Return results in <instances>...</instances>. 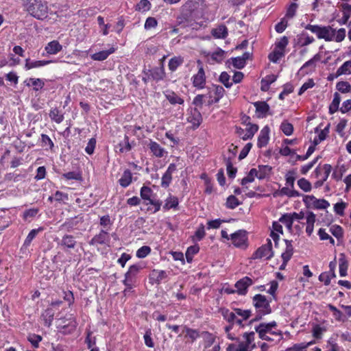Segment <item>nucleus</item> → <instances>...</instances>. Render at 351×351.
Returning a JSON list of instances; mask_svg holds the SVG:
<instances>
[{"label":"nucleus","instance_id":"23","mask_svg":"<svg viewBox=\"0 0 351 351\" xmlns=\"http://www.w3.org/2000/svg\"><path fill=\"white\" fill-rule=\"evenodd\" d=\"M315 215L312 212H308L306 216V232L308 236H311L313 232L314 223L315 222Z\"/></svg>","mask_w":351,"mask_h":351},{"label":"nucleus","instance_id":"60","mask_svg":"<svg viewBox=\"0 0 351 351\" xmlns=\"http://www.w3.org/2000/svg\"><path fill=\"white\" fill-rule=\"evenodd\" d=\"M328 308L330 311L332 312V315L337 320H343V313L339 310H338L335 306L332 304H328Z\"/></svg>","mask_w":351,"mask_h":351},{"label":"nucleus","instance_id":"46","mask_svg":"<svg viewBox=\"0 0 351 351\" xmlns=\"http://www.w3.org/2000/svg\"><path fill=\"white\" fill-rule=\"evenodd\" d=\"M199 250V247L198 245H192L187 248L185 255L189 263L192 261L193 256L196 254Z\"/></svg>","mask_w":351,"mask_h":351},{"label":"nucleus","instance_id":"37","mask_svg":"<svg viewBox=\"0 0 351 351\" xmlns=\"http://www.w3.org/2000/svg\"><path fill=\"white\" fill-rule=\"evenodd\" d=\"M182 332L183 333H185V337H189L191 341H194L199 337L198 330L190 328L187 326L184 327Z\"/></svg>","mask_w":351,"mask_h":351},{"label":"nucleus","instance_id":"58","mask_svg":"<svg viewBox=\"0 0 351 351\" xmlns=\"http://www.w3.org/2000/svg\"><path fill=\"white\" fill-rule=\"evenodd\" d=\"M346 206V203L343 202H338L334 205V210L338 215L343 216L344 215V210Z\"/></svg>","mask_w":351,"mask_h":351},{"label":"nucleus","instance_id":"1","mask_svg":"<svg viewBox=\"0 0 351 351\" xmlns=\"http://www.w3.org/2000/svg\"><path fill=\"white\" fill-rule=\"evenodd\" d=\"M25 5L27 11L37 19L43 20L47 16L48 6L42 0H27Z\"/></svg>","mask_w":351,"mask_h":351},{"label":"nucleus","instance_id":"21","mask_svg":"<svg viewBox=\"0 0 351 351\" xmlns=\"http://www.w3.org/2000/svg\"><path fill=\"white\" fill-rule=\"evenodd\" d=\"M115 51L114 47H111L108 50L101 51L91 55V59L96 61H103Z\"/></svg>","mask_w":351,"mask_h":351},{"label":"nucleus","instance_id":"10","mask_svg":"<svg viewBox=\"0 0 351 351\" xmlns=\"http://www.w3.org/2000/svg\"><path fill=\"white\" fill-rule=\"evenodd\" d=\"M230 240L232 241V243L237 247L246 246L247 238L245 231L239 230L231 234Z\"/></svg>","mask_w":351,"mask_h":351},{"label":"nucleus","instance_id":"5","mask_svg":"<svg viewBox=\"0 0 351 351\" xmlns=\"http://www.w3.org/2000/svg\"><path fill=\"white\" fill-rule=\"evenodd\" d=\"M303 202L308 208L315 209H326L330 204L324 199H317L313 195H305L303 197Z\"/></svg>","mask_w":351,"mask_h":351},{"label":"nucleus","instance_id":"42","mask_svg":"<svg viewBox=\"0 0 351 351\" xmlns=\"http://www.w3.org/2000/svg\"><path fill=\"white\" fill-rule=\"evenodd\" d=\"M296 178L297 172L295 170L288 171L285 175L286 184L291 188H293Z\"/></svg>","mask_w":351,"mask_h":351},{"label":"nucleus","instance_id":"56","mask_svg":"<svg viewBox=\"0 0 351 351\" xmlns=\"http://www.w3.org/2000/svg\"><path fill=\"white\" fill-rule=\"evenodd\" d=\"M151 252V248L149 246L144 245L136 251V256L139 258L146 257Z\"/></svg>","mask_w":351,"mask_h":351},{"label":"nucleus","instance_id":"12","mask_svg":"<svg viewBox=\"0 0 351 351\" xmlns=\"http://www.w3.org/2000/svg\"><path fill=\"white\" fill-rule=\"evenodd\" d=\"M332 167L330 165L325 164L323 166L319 165L315 170V174L317 178L322 181V184L328 178L331 172Z\"/></svg>","mask_w":351,"mask_h":351},{"label":"nucleus","instance_id":"9","mask_svg":"<svg viewBox=\"0 0 351 351\" xmlns=\"http://www.w3.org/2000/svg\"><path fill=\"white\" fill-rule=\"evenodd\" d=\"M198 65V71L196 74L193 75L191 77L193 86L197 89H202L206 85V75L202 62L198 60L197 62Z\"/></svg>","mask_w":351,"mask_h":351},{"label":"nucleus","instance_id":"50","mask_svg":"<svg viewBox=\"0 0 351 351\" xmlns=\"http://www.w3.org/2000/svg\"><path fill=\"white\" fill-rule=\"evenodd\" d=\"M240 204L239 199L234 195H230L227 198L226 206L228 208L234 209Z\"/></svg>","mask_w":351,"mask_h":351},{"label":"nucleus","instance_id":"49","mask_svg":"<svg viewBox=\"0 0 351 351\" xmlns=\"http://www.w3.org/2000/svg\"><path fill=\"white\" fill-rule=\"evenodd\" d=\"M299 187L305 192H308L311 190V182L305 178H301L298 181Z\"/></svg>","mask_w":351,"mask_h":351},{"label":"nucleus","instance_id":"24","mask_svg":"<svg viewBox=\"0 0 351 351\" xmlns=\"http://www.w3.org/2000/svg\"><path fill=\"white\" fill-rule=\"evenodd\" d=\"M258 117H263L269 109V105L265 101H256L254 103Z\"/></svg>","mask_w":351,"mask_h":351},{"label":"nucleus","instance_id":"38","mask_svg":"<svg viewBox=\"0 0 351 351\" xmlns=\"http://www.w3.org/2000/svg\"><path fill=\"white\" fill-rule=\"evenodd\" d=\"M49 117L57 123H60L64 120V115L57 108H53L50 110Z\"/></svg>","mask_w":351,"mask_h":351},{"label":"nucleus","instance_id":"25","mask_svg":"<svg viewBox=\"0 0 351 351\" xmlns=\"http://www.w3.org/2000/svg\"><path fill=\"white\" fill-rule=\"evenodd\" d=\"M286 243V250L282 254V258L284 261L285 263H287L290 258H291L293 252V247L291 244V241L285 240Z\"/></svg>","mask_w":351,"mask_h":351},{"label":"nucleus","instance_id":"53","mask_svg":"<svg viewBox=\"0 0 351 351\" xmlns=\"http://www.w3.org/2000/svg\"><path fill=\"white\" fill-rule=\"evenodd\" d=\"M119 152L121 153L128 152L131 150L132 147L128 136H125L123 142L119 143Z\"/></svg>","mask_w":351,"mask_h":351},{"label":"nucleus","instance_id":"35","mask_svg":"<svg viewBox=\"0 0 351 351\" xmlns=\"http://www.w3.org/2000/svg\"><path fill=\"white\" fill-rule=\"evenodd\" d=\"M337 76L351 74V60L346 61L337 71Z\"/></svg>","mask_w":351,"mask_h":351},{"label":"nucleus","instance_id":"7","mask_svg":"<svg viewBox=\"0 0 351 351\" xmlns=\"http://www.w3.org/2000/svg\"><path fill=\"white\" fill-rule=\"evenodd\" d=\"M274 256L272 250V243L271 240L268 239L267 243L258 247L253 254L252 258L254 259L265 258L270 259Z\"/></svg>","mask_w":351,"mask_h":351},{"label":"nucleus","instance_id":"34","mask_svg":"<svg viewBox=\"0 0 351 351\" xmlns=\"http://www.w3.org/2000/svg\"><path fill=\"white\" fill-rule=\"evenodd\" d=\"M108 239V232L104 230H101L100 233L95 236L90 241V244H103Z\"/></svg>","mask_w":351,"mask_h":351},{"label":"nucleus","instance_id":"63","mask_svg":"<svg viewBox=\"0 0 351 351\" xmlns=\"http://www.w3.org/2000/svg\"><path fill=\"white\" fill-rule=\"evenodd\" d=\"M280 129L282 130L283 133L287 136L291 135L293 131V127L292 124L287 122L282 123L280 125Z\"/></svg>","mask_w":351,"mask_h":351},{"label":"nucleus","instance_id":"47","mask_svg":"<svg viewBox=\"0 0 351 351\" xmlns=\"http://www.w3.org/2000/svg\"><path fill=\"white\" fill-rule=\"evenodd\" d=\"M289 230H291L293 221L290 214L283 215L279 219Z\"/></svg>","mask_w":351,"mask_h":351},{"label":"nucleus","instance_id":"33","mask_svg":"<svg viewBox=\"0 0 351 351\" xmlns=\"http://www.w3.org/2000/svg\"><path fill=\"white\" fill-rule=\"evenodd\" d=\"M346 29L344 28H340L338 30L333 29V32L332 33V41H335L337 43H340L343 41L346 37Z\"/></svg>","mask_w":351,"mask_h":351},{"label":"nucleus","instance_id":"41","mask_svg":"<svg viewBox=\"0 0 351 351\" xmlns=\"http://www.w3.org/2000/svg\"><path fill=\"white\" fill-rule=\"evenodd\" d=\"M315 39L312 36H309L305 34H302L298 39V45L300 47H304L313 43Z\"/></svg>","mask_w":351,"mask_h":351},{"label":"nucleus","instance_id":"43","mask_svg":"<svg viewBox=\"0 0 351 351\" xmlns=\"http://www.w3.org/2000/svg\"><path fill=\"white\" fill-rule=\"evenodd\" d=\"M178 205V199L176 197L170 196L168 197L165 204L163 206V208L165 210H169L171 208H176Z\"/></svg>","mask_w":351,"mask_h":351},{"label":"nucleus","instance_id":"18","mask_svg":"<svg viewBox=\"0 0 351 351\" xmlns=\"http://www.w3.org/2000/svg\"><path fill=\"white\" fill-rule=\"evenodd\" d=\"M62 49V46L57 40H52L47 43L45 47L47 53L49 55L57 54Z\"/></svg>","mask_w":351,"mask_h":351},{"label":"nucleus","instance_id":"28","mask_svg":"<svg viewBox=\"0 0 351 351\" xmlns=\"http://www.w3.org/2000/svg\"><path fill=\"white\" fill-rule=\"evenodd\" d=\"M27 86H33L34 90L42 89L45 85L43 80L40 78H29L25 81Z\"/></svg>","mask_w":351,"mask_h":351},{"label":"nucleus","instance_id":"27","mask_svg":"<svg viewBox=\"0 0 351 351\" xmlns=\"http://www.w3.org/2000/svg\"><path fill=\"white\" fill-rule=\"evenodd\" d=\"M258 126L256 124L248 123L246 125L245 133L242 136L243 140L252 138L258 131Z\"/></svg>","mask_w":351,"mask_h":351},{"label":"nucleus","instance_id":"3","mask_svg":"<svg viewBox=\"0 0 351 351\" xmlns=\"http://www.w3.org/2000/svg\"><path fill=\"white\" fill-rule=\"evenodd\" d=\"M253 304L258 313L253 321L261 319L262 316L271 313V308L269 302L266 296L261 294H256L253 298Z\"/></svg>","mask_w":351,"mask_h":351},{"label":"nucleus","instance_id":"4","mask_svg":"<svg viewBox=\"0 0 351 351\" xmlns=\"http://www.w3.org/2000/svg\"><path fill=\"white\" fill-rule=\"evenodd\" d=\"M306 29L315 34L319 39L332 41L333 28L330 26L322 27L315 25H307Z\"/></svg>","mask_w":351,"mask_h":351},{"label":"nucleus","instance_id":"8","mask_svg":"<svg viewBox=\"0 0 351 351\" xmlns=\"http://www.w3.org/2000/svg\"><path fill=\"white\" fill-rule=\"evenodd\" d=\"M143 267L140 265H132L125 274L123 282L129 289H132L135 285V278Z\"/></svg>","mask_w":351,"mask_h":351},{"label":"nucleus","instance_id":"19","mask_svg":"<svg viewBox=\"0 0 351 351\" xmlns=\"http://www.w3.org/2000/svg\"><path fill=\"white\" fill-rule=\"evenodd\" d=\"M149 147L156 157L162 158L167 154L165 149L156 142L150 141Z\"/></svg>","mask_w":351,"mask_h":351},{"label":"nucleus","instance_id":"13","mask_svg":"<svg viewBox=\"0 0 351 351\" xmlns=\"http://www.w3.org/2000/svg\"><path fill=\"white\" fill-rule=\"evenodd\" d=\"M176 171V165L170 164L162 177L161 186L167 188L169 186L172 180V174Z\"/></svg>","mask_w":351,"mask_h":351},{"label":"nucleus","instance_id":"20","mask_svg":"<svg viewBox=\"0 0 351 351\" xmlns=\"http://www.w3.org/2000/svg\"><path fill=\"white\" fill-rule=\"evenodd\" d=\"M211 34L215 38H225L228 36V28L224 25H220L211 30Z\"/></svg>","mask_w":351,"mask_h":351},{"label":"nucleus","instance_id":"14","mask_svg":"<svg viewBox=\"0 0 351 351\" xmlns=\"http://www.w3.org/2000/svg\"><path fill=\"white\" fill-rule=\"evenodd\" d=\"M167 277V275L163 270L154 269L149 274V280L153 284H160V282Z\"/></svg>","mask_w":351,"mask_h":351},{"label":"nucleus","instance_id":"2","mask_svg":"<svg viewBox=\"0 0 351 351\" xmlns=\"http://www.w3.org/2000/svg\"><path fill=\"white\" fill-rule=\"evenodd\" d=\"M276 327L277 324L274 321L269 323H261L255 327V330L261 339L273 341L274 339L271 336H276L278 338L282 336L280 331L277 330Z\"/></svg>","mask_w":351,"mask_h":351},{"label":"nucleus","instance_id":"32","mask_svg":"<svg viewBox=\"0 0 351 351\" xmlns=\"http://www.w3.org/2000/svg\"><path fill=\"white\" fill-rule=\"evenodd\" d=\"M202 115L199 112L196 110L191 113L188 117L189 122L191 123L195 127L197 128L202 122Z\"/></svg>","mask_w":351,"mask_h":351},{"label":"nucleus","instance_id":"29","mask_svg":"<svg viewBox=\"0 0 351 351\" xmlns=\"http://www.w3.org/2000/svg\"><path fill=\"white\" fill-rule=\"evenodd\" d=\"M216 343V337L210 333L205 332L204 336V349L212 348Z\"/></svg>","mask_w":351,"mask_h":351},{"label":"nucleus","instance_id":"11","mask_svg":"<svg viewBox=\"0 0 351 351\" xmlns=\"http://www.w3.org/2000/svg\"><path fill=\"white\" fill-rule=\"evenodd\" d=\"M252 284V280L250 278L245 276L236 282V292L239 295H245L248 287H250Z\"/></svg>","mask_w":351,"mask_h":351},{"label":"nucleus","instance_id":"17","mask_svg":"<svg viewBox=\"0 0 351 351\" xmlns=\"http://www.w3.org/2000/svg\"><path fill=\"white\" fill-rule=\"evenodd\" d=\"M53 62V61L52 60H31L30 59L27 58L25 60V68L27 70H29L32 69L46 66Z\"/></svg>","mask_w":351,"mask_h":351},{"label":"nucleus","instance_id":"64","mask_svg":"<svg viewBox=\"0 0 351 351\" xmlns=\"http://www.w3.org/2000/svg\"><path fill=\"white\" fill-rule=\"evenodd\" d=\"M232 62L237 69H242L245 65V58L237 57L232 58Z\"/></svg>","mask_w":351,"mask_h":351},{"label":"nucleus","instance_id":"39","mask_svg":"<svg viewBox=\"0 0 351 351\" xmlns=\"http://www.w3.org/2000/svg\"><path fill=\"white\" fill-rule=\"evenodd\" d=\"M340 101L341 97L339 94L338 93H335L332 101L329 106V112L330 114H334L338 110Z\"/></svg>","mask_w":351,"mask_h":351},{"label":"nucleus","instance_id":"6","mask_svg":"<svg viewBox=\"0 0 351 351\" xmlns=\"http://www.w3.org/2000/svg\"><path fill=\"white\" fill-rule=\"evenodd\" d=\"M254 336L255 333L254 332H245L243 335L244 341L239 343L235 351H252L256 346Z\"/></svg>","mask_w":351,"mask_h":351},{"label":"nucleus","instance_id":"62","mask_svg":"<svg viewBox=\"0 0 351 351\" xmlns=\"http://www.w3.org/2000/svg\"><path fill=\"white\" fill-rule=\"evenodd\" d=\"M337 88L339 91L346 93L351 90V86L347 82H340L337 84Z\"/></svg>","mask_w":351,"mask_h":351},{"label":"nucleus","instance_id":"15","mask_svg":"<svg viewBox=\"0 0 351 351\" xmlns=\"http://www.w3.org/2000/svg\"><path fill=\"white\" fill-rule=\"evenodd\" d=\"M164 95L165 96V98L172 105H182L184 104V99L173 91L167 90L165 92H164Z\"/></svg>","mask_w":351,"mask_h":351},{"label":"nucleus","instance_id":"51","mask_svg":"<svg viewBox=\"0 0 351 351\" xmlns=\"http://www.w3.org/2000/svg\"><path fill=\"white\" fill-rule=\"evenodd\" d=\"M330 233L337 239H340L343 237V232L341 226L333 225L330 228Z\"/></svg>","mask_w":351,"mask_h":351},{"label":"nucleus","instance_id":"52","mask_svg":"<svg viewBox=\"0 0 351 351\" xmlns=\"http://www.w3.org/2000/svg\"><path fill=\"white\" fill-rule=\"evenodd\" d=\"M328 133V130L327 128L320 130L318 132L317 136L314 138L313 144H315V145H317L319 143H320L322 141H324L326 138Z\"/></svg>","mask_w":351,"mask_h":351},{"label":"nucleus","instance_id":"30","mask_svg":"<svg viewBox=\"0 0 351 351\" xmlns=\"http://www.w3.org/2000/svg\"><path fill=\"white\" fill-rule=\"evenodd\" d=\"M132 175L130 170L124 171L121 178L119 179V182L120 185L124 188L128 186L132 182Z\"/></svg>","mask_w":351,"mask_h":351},{"label":"nucleus","instance_id":"55","mask_svg":"<svg viewBox=\"0 0 351 351\" xmlns=\"http://www.w3.org/2000/svg\"><path fill=\"white\" fill-rule=\"evenodd\" d=\"M62 178L66 180H81L82 176L80 173L76 171H70L68 173H65L62 174Z\"/></svg>","mask_w":351,"mask_h":351},{"label":"nucleus","instance_id":"57","mask_svg":"<svg viewBox=\"0 0 351 351\" xmlns=\"http://www.w3.org/2000/svg\"><path fill=\"white\" fill-rule=\"evenodd\" d=\"M151 3L148 0H141L136 5V10L145 12L150 9Z\"/></svg>","mask_w":351,"mask_h":351},{"label":"nucleus","instance_id":"31","mask_svg":"<svg viewBox=\"0 0 351 351\" xmlns=\"http://www.w3.org/2000/svg\"><path fill=\"white\" fill-rule=\"evenodd\" d=\"M151 76L156 81L162 80L165 76L164 66L154 68L151 71Z\"/></svg>","mask_w":351,"mask_h":351},{"label":"nucleus","instance_id":"54","mask_svg":"<svg viewBox=\"0 0 351 351\" xmlns=\"http://www.w3.org/2000/svg\"><path fill=\"white\" fill-rule=\"evenodd\" d=\"M313 343V341L308 343H302L300 344H296L292 348H289L288 351H307L306 348Z\"/></svg>","mask_w":351,"mask_h":351},{"label":"nucleus","instance_id":"59","mask_svg":"<svg viewBox=\"0 0 351 351\" xmlns=\"http://www.w3.org/2000/svg\"><path fill=\"white\" fill-rule=\"evenodd\" d=\"M318 235L321 240H328L330 243L335 245V240L326 232L325 229L320 228L318 231Z\"/></svg>","mask_w":351,"mask_h":351},{"label":"nucleus","instance_id":"44","mask_svg":"<svg viewBox=\"0 0 351 351\" xmlns=\"http://www.w3.org/2000/svg\"><path fill=\"white\" fill-rule=\"evenodd\" d=\"M321 55L319 53L315 54L311 59L306 62L301 69H304L308 67H311V69H315L316 66V62H319L321 60Z\"/></svg>","mask_w":351,"mask_h":351},{"label":"nucleus","instance_id":"45","mask_svg":"<svg viewBox=\"0 0 351 351\" xmlns=\"http://www.w3.org/2000/svg\"><path fill=\"white\" fill-rule=\"evenodd\" d=\"M285 55V51L275 47L273 52L269 55V59L273 62H277Z\"/></svg>","mask_w":351,"mask_h":351},{"label":"nucleus","instance_id":"40","mask_svg":"<svg viewBox=\"0 0 351 351\" xmlns=\"http://www.w3.org/2000/svg\"><path fill=\"white\" fill-rule=\"evenodd\" d=\"M213 92L215 94L214 99H212L210 103H217L223 96L224 89L221 86H216L213 88Z\"/></svg>","mask_w":351,"mask_h":351},{"label":"nucleus","instance_id":"48","mask_svg":"<svg viewBox=\"0 0 351 351\" xmlns=\"http://www.w3.org/2000/svg\"><path fill=\"white\" fill-rule=\"evenodd\" d=\"M43 230V228H40L38 229H33L28 234V235L27 236L25 241H24V245L25 246H28L30 245L31 242L32 241V240L36 237V236L37 235V234L40 232V231H42Z\"/></svg>","mask_w":351,"mask_h":351},{"label":"nucleus","instance_id":"22","mask_svg":"<svg viewBox=\"0 0 351 351\" xmlns=\"http://www.w3.org/2000/svg\"><path fill=\"white\" fill-rule=\"evenodd\" d=\"M60 246L64 249H73L76 245V241L71 235H65L62 237Z\"/></svg>","mask_w":351,"mask_h":351},{"label":"nucleus","instance_id":"61","mask_svg":"<svg viewBox=\"0 0 351 351\" xmlns=\"http://www.w3.org/2000/svg\"><path fill=\"white\" fill-rule=\"evenodd\" d=\"M223 315L224 318L230 323H234L237 317L236 312L229 311V310H225L223 311Z\"/></svg>","mask_w":351,"mask_h":351},{"label":"nucleus","instance_id":"26","mask_svg":"<svg viewBox=\"0 0 351 351\" xmlns=\"http://www.w3.org/2000/svg\"><path fill=\"white\" fill-rule=\"evenodd\" d=\"M184 62V58L182 56H174L169 60L168 66L171 71H175Z\"/></svg>","mask_w":351,"mask_h":351},{"label":"nucleus","instance_id":"36","mask_svg":"<svg viewBox=\"0 0 351 351\" xmlns=\"http://www.w3.org/2000/svg\"><path fill=\"white\" fill-rule=\"evenodd\" d=\"M140 194L143 199L148 201L147 203H150L153 200V191L148 186H143L141 187Z\"/></svg>","mask_w":351,"mask_h":351},{"label":"nucleus","instance_id":"16","mask_svg":"<svg viewBox=\"0 0 351 351\" xmlns=\"http://www.w3.org/2000/svg\"><path fill=\"white\" fill-rule=\"evenodd\" d=\"M269 128L268 126H265L260 132L258 138V146L259 147H263L267 145L268 143L269 136Z\"/></svg>","mask_w":351,"mask_h":351}]
</instances>
